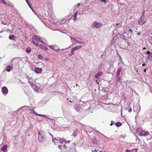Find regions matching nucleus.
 <instances>
[{
	"instance_id": "obj_42",
	"label": "nucleus",
	"mask_w": 152,
	"mask_h": 152,
	"mask_svg": "<svg viewBox=\"0 0 152 152\" xmlns=\"http://www.w3.org/2000/svg\"><path fill=\"white\" fill-rule=\"evenodd\" d=\"M45 60H46V61H48L49 60V59L48 58H45Z\"/></svg>"
},
{
	"instance_id": "obj_27",
	"label": "nucleus",
	"mask_w": 152,
	"mask_h": 152,
	"mask_svg": "<svg viewBox=\"0 0 152 152\" xmlns=\"http://www.w3.org/2000/svg\"><path fill=\"white\" fill-rule=\"evenodd\" d=\"M118 77V79H117V81L118 82V81H119L120 80H121V76H118L117 77Z\"/></svg>"
},
{
	"instance_id": "obj_45",
	"label": "nucleus",
	"mask_w": 152,
	"mask_h": 152,
	"mask_svg": "<svg viewBox=\"0 0 152 152\" xmlns=\"http://www.w3.org/2000/svg\"><path fill=\"white\" fill-rule=\"evenodd\" d=\"M146 65V64H142L143 66H145Z\"/></svg>"
},
{
	"instance_id": "obj_33",
	"label": "nucleus",
	"mask_w": 152,
	"mask_h": 152,
	"mask_svg": "<svg viewBox=\"0 0 152 152\" xmlns=\"http://www.w3.org/2000/svg\"><path fill=\"white\" fill-rule=\"evenodd\" d=\"M62 146L61 145H59L58 146V148L60 149H62Z\"/></svg>"
},
{
	"instance_id": "obj_1",
	"label": "nucleus",
	"mask_w": 152,
	"mask_h": 152,
	"mask_svg": "<svg viewBox=\"0 0 152 152\" xmlns=\"http://www.w3.org/2000/svg\"><path fill=\"white\" fill-rule=\"evenodd\" d=\"M38 134V139L39 141L41 142H43L45 141V138L41 134L40 132H39Z\"/></svg>"
},
{
	"instance_id": "obj_40",
	"label": "nucleus",
	"mask_w": 152,
	"mask_h": 152,
	"mask_svg": "<svg viewBox=\"0 0 152 152\" xmlns=\"http://www.w3.org/2000/svg\"><path fill=\"white\" fill-rule=\"evenodd\" d=\"M26 2L28 4H29V2H28V0H25Z\"/></svg>"
},
{
	"instance_id": "obj_46",
	"label": "nucleus",
	"mask_w": 152,
	"mask_h": 152,
	"mask_svg": "<svg viewBox=\"0 0 152 152\" xmlns=\"http://www.w3.org/2000/svg\"><path fill=\"white\" fill-rule=\"evenodd\" d=\"M96 83H97L98 84H99V82L98 81V80H97L96 81Z\"/></svg>"
},
{
	"instance_id": "obj_3",
	"label": "nucleus",
	"mask_w": 152,
	"mask_h": 152,
	"mask_svg": "<svg viewBox=\"0 0 152 152\" xmlns=\"http://www.w3.org/2000/svg\"><path fill=\"white\" fill-rule=\"evenodd\" d=\"M1 91L4 94H6L8 93V90L7 88L5 87H3L2 88Z\"/></svg>"
},
{
	"instance_id": "obj_43",
	"label": "nucleus",
	"mask_w": 152,
	"mask_h": 152,
	"mask_svg": "<svg viewBox=\"0 0 152 152\" xmlns=\"http://www.w3.org/2000/svg\"><path fill=\"white\" fill-rule=\"evenodd\" d=\"M50 47L51 48H52V49H53V50H54V49H53V48L52 47V46H51V45H50Z\"/></svg>"
},
{
	"instance_id": "obj_17",
	"label": "nucleus",
	"mask_w": 152,
	"mask_h": 152,
	"mask_svg": "<svg viewBox=\"0 0 152 152\" xmlns=\"http://www.w3.org/2000/svg\"><path fill=\"white\" fill-rule=\"evenodd\" d=\"M82 47V46H77V47H74L73 48V49L74 50H78L80 49Z\"/></svg>"
},
{
	"instance_id": "obj_38",
	"label": "nucleus",
	"mask_w": 152,
	"mask_h": 152,
	"mask_svg": "<svg viewBox=\"0 0 152 152\" xmlns=\"http://www.w3.org/2000/svg\"><path fill=\"white\" fill-rule=\"evenodd\" d=\"M151 53L149 51H148L147 52V54H150Z\"/></svg>"
},
{
	"instance_id": "obj_34",
	"label": "nucleus",
	"mask_w": 152,
	"mask_h": 152,
	"mask_svg": "<svg viewBox=\"0 0 152 152\" xmlns=\"http://www.w3.org/2000/svg\"><path fill=\"white\" fill-rule=\"evenodd\" d=\"M126 152H131V150H129L128 149H127L126 151Z\"/></svg>"
},
{
	"instance_id": "obj_23",
	"label": "nucleus",
	"mask_w": 152,
	"mask_h": 152,
	"mask_svg": "<svg viewBox=\"0 0 152 152\" xmlns=\"http://www.w3.org/2000/svg\"><path fill=\"white\" fill-rule=\"evenodd\" d=\"M38 57L39 59H42L43 58V57L42 56L39 55L38 56Z\"/></svg>"
},
{
	"instance_id": "obj_20",
	"label": "nucleus",
	"mask_w": 152,
	"mask_h": 152,
	"mask_svg": "<svg viewBox=\"0 0 152 152\" xmlns=\"http://www.w3.org/2000/svg\"><path fill=\"white\" fill-rule=\"evenodd\" d=\"M33 112L34 113V114H35L37 115H38V116H45V117H46V115H41V114H37L36 113V112H35L34 111H33Z\"/></svg>"
},
{
	"instance_id": "obj_12",
	"label": "nucleus",
	"mask_w": 152,
	"mask_h": 152,
	"mask_svg": "<svg viewBox=\"0 0 152 152\" xmlns=\"http://www.w3.org/2000/svg\"><path fill=\"white\" fill-rule=\"evenodd\" d=\"M121 67H120L118 68L117 70V73L116 77H118L120 75V73L121 70Z\"/></svg>"
},
{
	"instance_id": "obj_4",
	"label": "nucleus",
	"mask_w": 152,
	"mask_h": 152,
	"mask_svg": "<svg viewBox=\"0 0 152 152\" xmlns=\"http://www.w3.org/2000/svg\"><path fill=\"white\" fill-rule=\"evenodd\" d=\"M32 42L34 45L38 46L39 45L37 40L35 38L32 39Z\"/></svg>"
},
{
	"instance_id": "obj_7",
	"label": "nucleus",
	"mask_w": 152,
	"mask_h": 152,
	"mask_svg": "<svg viewBox=\"0 0 152 152\" xmlns=\"http://www.w3.org/2000/svg\"><path fill=\"white\" fill-rule=\"evenodd\" d=\"M42 71V69L41 68H36L35 69V72L38 73H41Z\"/></svg>"
},
{
	"instance_id": "obj_53",
	"label": "nucleus",
	"mask_w": 152,
	"mask_h": 152,
	"mask_svg": "<svg viewBox=\"0 0 152 152\" xmlns=\"http://www.w3.org/2000/svg\"><path fill=\"white\" fill-rule=\"evenodd\" d=\"M102 152V151H100L99 152Z\"/></svg>"
},
{
	"instance_id": "obj_25",
	"label": "nucleus",
	"mask_w": 152,
	"mask_h": 152,
	"mask_svg": "<svg viewBox=\"0 0 152 152\" xmlns=\"http://www.w3.org/2000/svg\"><path fill=\"white\" fill-rule=\"evenodd\" d=\"M128 110L129 112H131L132 110V108L130 106H128Z\"/></svg>"
},
{
	"instance_id": "obj_22",
	"label": "nucleus",
	"mask_w": 152,
	"mask_h": 152,
	"mask_svg": "<svg viewBox=\"0 0 152 152\" xmlns=\"http://www.w3.org/2000/svg\"><path fill=\"white\" fill-rule=\"evenodd\" d=\"M31 50V49L30 48H27L26 49V52L28 53H29L30 52Z\"/></svg>"
},
{
	"instance_id": "obj_10",
	"label": "nucleus",
	"mask_w": 152,
	"mask_h": 152,
	"mask_svg": "<svg viewBox=\"0 0 152 152\" xmlns=\"http://www.w3.org/2000/svg\"><path fill=\"white\" fill-rule=\"evenodd\" d=\"M39 46L41 48L45 50H48V48L43 44L40 45Z\"/></svg>"
},
{
	"instance_id": "obj_32",
	"label": "nucleus",
	"mask_w": 152,
	"mask_h": 152,
	"mask_svg": "<svg viewBox=\"0 0 152 152\" xmlns=\"http://www.w3.org/2000/svg\"><path fill=\"white\" fill-rule=\"evenodd\" d=\"M101 1L104 2L105 4H106V0H100Z\"/></svg>"
},
{
	"instance_id": "obj_35",
	"label": "nucleus",
	"mask_w": 152,
	"mask_h": 152,
	"mask_svg": "<svg viewBox=\"0 0 152 152\" xmlns=\"http://www.w3.org/2000/svg\"><path fill=\"white\" fill-rule=\"evenodd\" d=\"M72 39L75 40V41H76L77 42H78L77 40L75 39V38H72Z\"/></svg>"
},
{
	"instance_id": "obj_54",
	"label": "nucleus",
	"mask_w": 152,
	"mask_h": 152,
	"mask_svg": "<svg viewBox=\"0 0 152 152\" xmlns=\"http://www.w3.org/2000/svg\"><path fill=\"white\" fill-rule=\"evenodd\" d=\"M76 85L77 86V84Z\"/></svg>"
},
{
	"instance_id": "obj_41",
	"label": "nucleus",
	"mask_w": 152,
	"mask_h": 152,
	"mask_svg": "<svg viewBox=\"0 0 152 152\" xmlns=\"http://www.w3.org/2000/svg\"><path fill=\"white\" fill-rule=\"evenodd\" d=\"M140 34H141V33L140 32H139L137 33V34L138 35H140Z\"/></svg>"
},
{
	"instance_id": "obj_13",
	"label": "nucleus",
	"mask_w": 152,
	"mask_h": 152,
	"mask_svg": "<svg viewBox=\"0 0 152 152\" xmlns=\"http://www.w3.org/2000/svg\"><path fill=\"white\" fill-rule=\"evenodd\" d=\"M66 21V19H61L59 20V23L60 24H63Z\"/></svg>"
},
{
	"instance_id": "obj_24",
	"label": "nucleus",
	"mask_w": 152,
	"mask_h": 152,
	"mask_svg": "<svg viewBox=\"0 0 152 152\" xmlns=\"http://www.w3.org/2000/svg\"><path fill=\"white\" fill-rule=\"evenodd\" d=\"M131 152H137V149L136 148H134L133 149H132L131 150Z\"/></svg>"
},
{
	"instance_id": "obj_6",
	"label": "nucleus",
	"mask_w": 152,
	"mask_h": 152,
	"mask_svg": "<svg viewBox=\"0 0 152 152\" xmlns=\"http://www.w3.org/2000/svg\"><path fill=\"white\" fill-rule=\"evenodd\" d=\"M150 135V133L148 131H143L142 133L141 136H146Z\"/></svg>"
},
{
	"instance_id": "obj_39",
	"label": "nucleus",
	"mask_w": 152,
	"mask_h": 152,
	"mask_svg": "<svg viewBox=\"0 0 152 152\" xmlns=\"http://www.w3.org/2000/svg\"><path fill=\"white\" fill-rule=\"evenodd\" d=\"M29 6V7L31 9H32V8L31 7V6L30 4L29 3V4H28Z\"/></svg>"
},
{
	"instance_id": "obj_26",
	"label": "nucleus",
	"mask_w": 152,
	"mask_h": 152,
	"mask_svg": "<svg viewBox=\"0 0 152 152\" xmlns=\"http://www.w3.org/2000/svg\"><path fill=\"white\" fill-rule=\"evenodd\" d=\"M74 50L73 49V48H72V49L71 51V53L70 55L71 56H72L74 54Z\"/></svg>"
},
{
	"instance_id": "obj_51",
	"label": "nucleus",
	"mask_w": 152,
	"mask_h": 152,
	"mask_svg": "<svg viewBox=\"0 0 152 152\" xmlns=\"http://www.w3.org/2000/svg\"><path fill=\"white\" fill-rule=\"evenodd\" d=\"M146 49V48L145 47H144L143 48V50H145V49Z\"/></svg>"
},
{
	"instance_id": "obj_5",
	"label": "nucleus",
	"mask_w": 152,
	"mask_h": 152,
	"mask_svg": "<svg viewBox=\"0 0 152 152\" xmlns=\"http://www.w3.org/2000/svg\"><path fill=\"white\" fill-rule=\"evenodd\" d=\"M103 74V72L102 71H100L97 74H96L95 76V77L96 78H98L99 79V77L101 76Z\"/></svg>"
},
{
	"instance_id": "obj_31",
	"label": "nucleus",
	"mask_w": 152,
	"mask_h": 152,
	"mask_svg": "<svg viewBox=\"0 0 152 152\" xmlns=\"http://www.w3.org/2000/svg\"><path fill=\"white\" fill-rule=\"evenodd\" d=\"M70 141L69 140H65V142H64L65 143H66V144L67 143H69L70 142Z\"/></svg>"
},
{
	"instance_id": "obj_48",
	"label": "nucleus",
	"mask_w": 152,
	"mask_h": 152,
	"mask_svg": "<svg viewBox=\"0 0 152 152\" xmlns=\"http://www.w3.org/2000/svg\"><path fill=\"white\" fill-rule=\"evenodd\" d=\"M119 25V23H117L116 24V25H117V26H118Z\"/></svg>"
},
{
	"instance_id": "obj_36",
	"label": "nucleus",
	"mask_w": 152,
	"mask_h": 152,
	"mask_svg": "<svg viewBox=\"0 0 152 152\" xmlns=\"http://www.w3.org/2000/svg\"><path fill=\"white\" fill-rule=\"evenodd\" d=\"M38 40H39V42H42V43H43V42H42V41H41V39H40V38H38Z\"/></svg>"
},
{
	"instance_id": "obj_47",
	"label": "nucleus",
	"mask_w": 152,
	"mask_h": 152,
	"mask_svg": "<svg viewBox=\"0 0 152 152\" xmlns=\"http://www.w3.org/2000/svg\"><path fill=\"white\" fill-rule=\"evenodd\" d=\"M93 142L94 143V144H96V143L97 141H95L94 142Z\"/></svg>"
},
{
	"instance_id": "obj_11",
	"label": "nucleus",
	"mask_w": 152,
	"mask_h": 152,
	"mask_svg": "<svg viewBox=\"0 0 152 152\" xmlns=\"http://www.w3.org/2000/svg\"><path fill=\"white\" fill-rule=\"evenodd\" d=\"M7 146L6 145H4L1 149V150L4 152L7 151Z\"/></svg>"
},
{
	"instance_id": "obj_37",
	"label": "nucleus",
	"mask_w": 152,
	"mask_h": 152,
	"mask_svg": "<svg viewBox=\"0 0 152 152\" xmlns=\"http://www.w3.org/2000/svg\"><path fill=\"white\" fill-rule=\"evenodd\" d=\"M98 150H96V149H95L94 150H91V151H92V152H94V151H96V152H97L98 151Z\"/></svg>"
},
{
	"instance_id": "obj_2",
	"label": "nucleus",
	"mask_w": 152,
	"mask_h": 152,
	"mask_svg": "<svg viewBox=\"0 0 152 152\" xmlns=\"http://www.w3.org/2000/svg\"><path fill=\"white\" fill-rule=\"evenodd\" d=\"M94 26L96 28H99L102 26V24L100 23H98L96 21H94L93 23Z\"/></svg>"
},
{
	"instance_id": "obj_21",
	"label": "nucleus",
	"mask_w": 152,
	"mask_h": 152,
	"mask_svg": "<svg viewBox=\"0 0 152 152\" xmlns=\"http://www.w3.org/2000/svg\"><path fill=\"white\" fill-rule=\"evenodd\" d=\"M77 12H76V13H75V14L73 17V20L74 21H75L77 19Z\"/></svg>"
},
{
	"instance_id": "obj_16",
	"label": "nucleus",
	"mask_w": 152,
	"mask_h": 152,
	"mask_svg": "<svg viewBox=\"0 0 152 152\" xmlns=\"http://www.w3.org/2000/svg\"><path fill=\"white\" fill-rule=\"evenodd\" d=\"M9 38L10 39L14 40L15 37L14 35L12 34L9 36Z\"/></svg>"
},
{
	"instance_id": "obj_30",
	"label": "nucleus",
	"mask_w": 152,
	"mask_h": 152,
	"mask_svg": "<svg viewBox=\"0 0 152 152\" xmlns=\"http://www.w3.org/2000/svg\"><path fill=\"white\" fill-rule=\"evenodd\" d=\"M129 32H130L131 34H132L133 33V31L131 29H130L129 30Z\"/></svg>"
},
{
	"instance_id": "obj_49",
	"label": "nucleus",
	"mask_w": 152,
	"mask_h": 152,
	"mask_svg": "<svg viewBox=\"0 0 152 152\" xmlns=\"http://www.w3.org/2000/svg\"><path fill=\"white\" fill-rule=\"evenodd\" d=\"M144 72H146V69H145L144 70Z\"/></svg>"
},
{
	"instance_id": "obj_50",
	"label": "nucleus",
	"mask_w": 152,
	"mask_h": 152,
	"mask_svg": "<svg viewBox=\"0 0 152 152\" xmlns=\"http://www.w3.org/2000/svg\"><path fill=\"white\" fill-rule=\"evenodd\" d=\"M2 24H4V25H6V24L5 23H2Z\"/></svg>"
},
{
	"instance_id": "obj_28",
	"label": "nucleus",
	"mask_w": 152,
	"mask_h": 152,
	"mask_svg": "<svg viewBox=\"0 0 152 152\" xmlns=\"http://www.w3.org/2000/svg\"><path fill=\"white\" fill-rule=\"evenodd\" d=\"M78 43H79L80 44H85V42H78Z\"/></svg>"
},
{
	"instance_id": "obj_18",
	"label": "nucleus",
	"mask_w": 152,
	"mask_h": 152,
	"mask_svg": "<svg viewBox=\"0 0 152 152\" xmlns=\"http://www.w3.org/2000/svg\"><path fill=\"white\" fill-rule=\"evenodd\" d=\"M116 126L117 127H119L122 125V123L120 122H116L115 124Z\"/></svg>"
},
{
	"instance_id": "obj_29",
	"label": "nucleus",
	"mask_w": 152,
	"mask_h": 152,
	"mask_svg": "<svg viewBox=\"0 0 152 152\" xmlns=\"http://www.w3.org/2000/svg\"><path fill=\"white\" fill-rule=\"evenodd\" d=\"M115 123V122L113 121H111V123L110 124V126H112L114 123Z\"/></svg>"
},
{
	"instance_id": "obj_44",
	"label": "nucleus",
	"mask_w": 152,
	"mask_h": 152,
	"mask_svg": "<svg viewBox=\"0 0 152 152\" xmlns=\"http://www.w3.org/2000/svg\"><path fill=\"white\" fill-rule=\"evenodd\" d=\"M28 82L29 83H30V84H31V85H32V82H31V81H29V82Z\"/></svg>"
},
{
	"instance_id": "obj_19",
	"label": "nucleus",
	"mask_w": 152,
	"mask_h": 152,
	"mask_svg": "<svg viewBox=\"0 0 152 152\" xmlns=\"http://www.w3.org/2000/svg\"><path fill=\"white\" fill-rule=\"evenodd\" d=\"M11 67H12L11 66H8L7 68V71L8 72L10 71H11Z\"/></svg>"
},
{
	"instance_id": "obj_52",
	"label": "nucleus",
	"mask_w": 152,
	"mask_h": 152,
	"mask_svg": "<svg viewBox=\"0 0 152 152\" xmlns=\"http://www.w3.org/2000/svg\"><path fill=\"white\" fill-rule=\"evenodd\" d=\"M69 102H71V103H72V101H69Z\"/></svg>"
},
{
	"instance_id": "obj_14",
	"label": "nucleus",
	"mask_w": 152,
	"mask_h": 152,
	"mask_svg": "<svg viewBox=\"0 0 152 152\" xmlns=\"http://www.w3.org/2000/svg\"><path fill=\"white\" fill-rule=\"evenodd\" d=\"M146 22V20H139L138 22V24L140 25H143L144 23H145Z\"/></svg>"
},
{
	"instance_id": "obj_8",
	"label": "nucleus",
	"mask_w": 152,
	"mask_h": 152,
	"mask_svg": "<svg viewBox=\"0 0 152 152\" xmlns=\"http://www.w3.org/2000/svg\"><path fill=\"white\" fill-rule=\"evenodd\" d=\"M142 130L140 128H137L136 130V133L139 135L140 136H141L142 133Z\"/></svg>"
},
{
	"instance_id": "obj_15",
	"label": "nucleus",
	"mask_w": 152,
	"mask_h": 152,
	"mask_svg": "<svg viewBox=\"0 0 152 152\" xmlns=\"http://www.w3.org/2000/svg\"><path fill=\"white\" fill-rule=\"evenodd\" d=\"M147 59L149 60H152V52H151L150 54L148 55Z\"/></svg>"
},
{
	"instance_id": "obj_9",
	"label": "nucleus",
	"mask_w": 152,
	"mask_h": 152,
	"mask_svg": "<svg viewBox=\"0 0 152 152\" xmlns=\"http://www.w3.org/2000/svg\"><path fill=\"white\" fill-rule=\"evenodd\" d=\"M4 3L5 5H7L8 6H12L11 5H10L9 4L5 2L4 0H0V4Z\"/></svg>"
}]
</instances>
